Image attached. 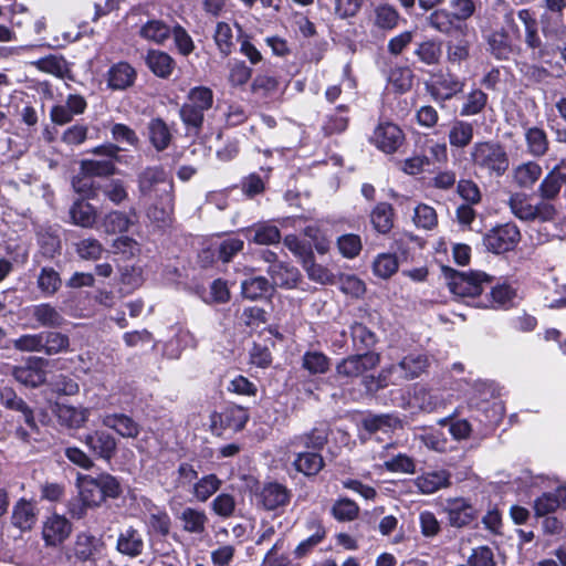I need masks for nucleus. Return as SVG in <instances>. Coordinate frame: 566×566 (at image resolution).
<instances>
[{
    "mask_svg": "<svg viewBox=\"0 0 566 566\" xmlns=\"http://www.w3.org/2000/svg\"><path fill=\"white\" fill-rule=\"evenodd\" d=\"M359 513L358 505L347 497L339 499L332 507L333 516L339 522L354 521Z\"/></svg>",
    "mask_w": 566,
    "mask_h": 566,
    "instance_id": "6e6d98bb",
    "label": "nucleus"
},
{
    "mask_svg": "<svg viewBox=\"0 0 566 566\" xmlns=\"http://www.w3.org/2000/svg\"><path fill=\"white\" fill-rule=\"evenodd\" d=\"M491 282V276L482 271H452L449 276L450 291L461 297H474L482 293L483 285Z\"/></svg>",
    "mask_w": 566,
    "mask_h": 566,
    "instance_id": "20e7f679",
    "label": "nucleus"
},
{
    "mask_svg": "<svg viewBox=\"0 0 566 566\" xmlns=\"http://www.w3.org/2000/svg\"><path fill=\"white\" fill-rule=\"evenodd\" d=\"M172 28L161 20L151 19L139 29V35L146 41L155 44H164L171 35Z\"/></svg>",
    "mask_w": 566,
    "mask_h": 566,
    "instance_id": "c756f323",
    "label": "nucleus"
},
{
    "mask_svg": "<svg viewBox=\"0 0 566 566\" xmlns=\"http://www.w3.org/2000/svg\"><path fill=\"white\" fill-rule=\"evenodd\" d=\"M132 224V220L125 212L114 210L101 219L98 229L106 234H115L128 231Z\"/></svg>",
    "mask_w": 566,
    "mask_h": 566,
    "instance_id": "2f4dec72",
    "label": "nucleus"
},
{
    "mask_svg": "<svg viewBox=\"0 0 566 566\" xmlns=\"http://www.w3.org/2000/svg\"><path fill=\"white\" fill-rule=\"evenodd\" d=\"M405 135L399 126L390 122L380 123L374 132L373 143L381 151L395 153L403 143Z\"/></svg>",
    "mask_w": 566,
    "mask_h": 566,
    "instance_id": "1a4fd4ad",
    "label": "nucleus"
},
{
    "mask_svg": "<svg viewBox=\"0 0 566 566\" xmlns=\"http://www.w3.org/2000/svg\"><path fill=\"white\" fill-rule=\"evenodd\" d=\"M222 481L216 474H208L193 485V495L200 502H206L221 486Z\"/></svg>",
    "mask_w": 566,
    "mask_h": 566,
    "instance_id": "3c124183",
    "label": "nucleus"
},
{
    "mask_svg": "<svg viewBox=\"0 0 566 566\" xmlns=\"http://www.w3.org/2000/svg\"><path fill=\"white\" fill-rule=\"evenodd\" d=\"M350 329L353 342L358 349H367L376 344V335L365 325L355 323Z\"/></svg>",
    "mask_w": 566,
    "mask_h": 566,
    "instance_id": "69168bd1",
    "label": "nucleus"
},
{
    "mask_svg": "<svg viewBox=\"0 0 566 566\" xmlns=\"http://www.w3.org/2000/svg\"><path fill=\"white\" fill-rule=\"evenodd\" d=\"M146 63L151 72L159 77H168L174 69L175 62L166 52L150 50L146 56Z\"/></svg>",
    "mask_w": 566,
    "mask_h": 566,
    "instance_id": "473e14b6",
    "label": "nucleus"
},
{
    "mask_svg": "<svg viewBox=\"0 0 566 566\" xmlns=\"http://www.w3.org/2000/svg\"><path fill=\"white\" fill-rule=\"evenodd\" d=\"M256 504L266 511H274L289 504L291 491L277 482L264 483L255 493Z\"/></svg>",
    "mask_w": 566,
    "mask_h": 566,
    "instance_id": "6e6552de",
    "label": "nucleus"
},
{
    "mask_svg": "<svg viewBox=\"0 0 566 566\" xmlns=\"http://www.w3.org/2000/svg\"><path fill=\"white\" fill-rule=\"evenodd\" d=\"M492 54L499 60H505L512 52L509 36L503 31H495L489 38Z\"/></svg>",
    "mask_w": 566,
    "mask_h": 566,
    "instance_id": "13d9d810",
    "label": "nucleus"
},
{
    "mask_svg": "<svg viewBox=\"0 0 566 566\" xmlns=\"http://www.w3.org/2000/svg\"><path fill=\"white\" fill-rule=\"evenodd\" d=\"M86 106L87 104L83 96L71 94L67 96L65 104L52 107L50 116L54 124L65 125L70 123L75 115L83 114Z\"/></svg>",
    "mask_w": 566,
    "mask_h": 566,
    "instance_id": "ddd939ff",
    "label": "nucleus"
},
{
    "mask_svg": "<svg viewBox=\"0 0 566 566\" xmlns=\"http://www.w3.org/2000/svg\"><path fill=\"white\" fill-rule=\"evenodd\" d=\"M71 523L61 515H52L44 522L42 536L46 545L56 546L71 534Z\"/></svg>",
    "mask_w": 566,
    "mask_h": 566,
    "instance_id": "f3484780",
    "label": "nucleus"
},
{
    "mask_svg": "<svg viewBox=\"0 0 566 566\" xmlns=\"http://www.w3.org/2000/svg\"><path fill=\"white\" fill-rule=\"evenodd\" d=\"M36 522V513L33 504L20 500L13 507L12 524L21 531H30Z\"/></svg>",
    "mask_w": 566,
    "mask_h": 566,
    "instance_id": "7c9ffc66",
    "label": "nucleus"
},
{
    "mask_svg": "<svg viewBox=\"0 0 566 566\" xmlns=\"http://www.w3.org/2000/svg\"><path fill=\"white\" fill-rule=\"evenodd\" d=\"M103 426L114 430L123 438H136L139 434V424L124 413H108L102 418Z\"/></svg>",
    "mask_w": 566,
    "mask_h": 566,
    "instance_id": "b1692460",
    "label": "nucleus"
},
{
    "mask_svg": "<svg viewBox=\"0 0 566 566\" xmlns=\"http://www.w3.org/2000/svg\"><path fill=\"white\" fill-rule=\"evenodd\" d=\"M78 256L83 260H98L104 252L103 244L95 238H86L75 244Z\"/></svg>",
    "mask_w": 566,
    "mask_h": 566,
    "instance_id": "052dcab7",
    "label": "nucleus"
},
{
    "mask_svg": "<svg viewBox=\"0 0 566 566\" xmlns=\"http://www.w3.org/2000/svg\"><path fill=\"white\" fill-rule=\"evenodd\" d=\"M112 248L115 254H120L124 259H133L140 253L139 243L129 237L115 239Z\"/></svg>",
    "mask_w": 566,
    "mask_h": 566,
    "instance_id": "774afa93",
    "label": "nucleus"
},
{
    "mask_svg": "<svg viewBox=\"0 0 566 566\" xmlns=\"http://www.w3.org/2000/svg\"><path fill=\"white\" fill-rule=\"evenodd\" d=\"M374 229L382 234L388 233L394 227V209L387 202H379L370 213Z\"/></svg>",
    "mask_w": 566,
    "mask_h": 566,
    "instance_id": "4c0bfd02",
    "label": "nucleus"
},
{
    "mask_svg": "<svg viewBox=\"0 0 566 566\" xmlns=\"http://www.w3.org/2000/svg\"><path fill=\"white\" fill-rule=\"evenodd\" d=\"M527 151L533 157H543L549 148L546 132L537 126L528 127L524 133Z\"/></svg>",
    "mask_w": 566,
    "mask_h": 566,
    "instance_id": "cd10ccee",
    "label": "nucleus"
},
{
    "mask_svg": "<svg viewBox=\"0 0 566 566\" xmlns=\"http://www.w3.org/2000/svg\"><path fill=\"white\" fill-rule=\"evenodd\" d=\"M307 527L313 531V534L306 539L302 541L295 548L294 555L297 558L304 557L310 553L316 545H318L326 535L325 528L317 520H311L307 522Z\"/></svg>",
    "mask_w": 566,
    "mask_h": 566,
    "instance_id": "79ce46f5",
    "label": "nucleus"
},
{
    "mask_svg": "<svg viewBox=\"0 0 566 566\" xmlns=\"http://www.w3.org/2000/svg\"><path fill=\"white\" fill-rule=\"evenodd\" d=\"M211 430L214 434L221 436L224 430L240 431L249 420V412L241 406H229L222 412H214L210 417Z\"/></svg>",
    "mask_w": 566,
    "mask_h": 566,
    "instance_id": "39448f33",
    "label": "nucleus"
},
{
    "mask_svg": "<svg viewBox=\"0 0 566 566\" xmlns=\"http://www.w3.org/2000/svg\"><path fill=\"white\" fill-rule=\"evenodd\" d=\"M464 85V81L453 74H440L434 80L430 93L436 101L447 102L461 93Z\"/></svg>",
    "mask_w": 566,
    "mask_h": 566,
    "instance_id": "4468645a",
    "label": "nucleus"
},
{
    "mask_svg": "<svg viewBox=\"0 0 566 566\" xmlns=\"http://www.w3.org/2000/svg\"><path fill=\"white\" fill-rule=\"evenodd\" d=\"M444 511L450 525L458 528L469 525L478 516V511L464 499L448 500Z\"/></svg>",
    "mask_w": 566,
    "mask_h": 566,
    "instance_id": "f8f14e48",
    "label": "nucleus"
},
{
    "mask_svg": "<svg viewBox=\"0 0 566 566\" xmlns=\"http://www.w3.org/2000/svg\"><path fill=\"white\" fill-rule=\"evenodd\" d=\"M30 313L44 327H59L64 321L60 312L48 303L32 306Z\"/></svg>",
    "mask_w": 566,
    "mask_h": 566,
    "instance_id": "a19ab883",
    "label": "nucleus"
},
{
    "mask_svg": "<svg viewBox=\"0 0 566 566\" xmlns=\"http://www.w3.org/2000/svg\"><path fill=\"white\" fill-rule=\"evenodd\" d=\"M250 243L259 245L277 244L281 241L279 228L269 222H258L241 230Z\"/></svg>",
    "mask_w": 566,
    "mask_h": 566,
    "instance_id": "dca6fc26",
    "label": "nucleus"
},
{
    "mask_svg": "<svg viewBox=\"0 0 566 566\" xmlns=\"http://www.w3.org/2000/svg\"><path fill=\"white\" fill-rule=\"evenodd\" d=\"M457 22L453 13L447 10H436L428 17L429 25L442 33H450L457 29Z\"/></svg>",
    "mask_w": 566,
    "mask_h": 566,
    "instance_id": "864d4df0",
    "label": "nucleus"
},
{
    "mask_svg": "<svg viewBox=\"0 0 566 566\" xmlns=\"http://www.w3.org/2000/svg\"><path fill=\"white\" fill-rule=\"evenodd\" d=\"M566 185V172L562 171L558 166H555L541 181L537 192L541 201L549 202L555 200L562 187Z\"/></svg>",
    "mask_w": 566,
    "mask_h": 566,
    "instance_id": "412c9836",
    "label": "nucleus"
},
{
    "mask_svg": "<svg viewBox=\"0 0 566 566\" xmlns=\"http://www.w3.org/2000/svg\"><path fill=\"white\" fill-rule=\"evenodd\" d=\"M61 286L59 273L52 268H43L38 276V287L44 295L51 296Z\"/></svg>",
    "mask_w": 566,
    "mask_h": 566,
    "instance_id": "5fc2aeb1",
    "label": "nucleus"
},
{
    "mask_svg": "<svg viewBox=\"0 0 566 566\" xmlns=\"http://www.w3.org/2000/svg\"><path fill=\"white\" fill-rule=\"evenodd\" d=\"M413 222L416 227L424 230H431L438 224V216L436 210L424 203H420L415 208Z\"/></svg>",
    "mask_w": 566,
    "mask_h": 566,
    "instance_id": "bf43d9fd",
    "label": "nucleus"
},
{
    "mask_svg": "<svg viewBox=\"0 0 566 566\" xmlns=\"http://www.w3.org/2000/svg\"><path fill=\"white\" fill-rule=\"evenodd\" d=\"M294 468L307 475H316L324 468V459L318 452L305 451L297 453Z\"/></svg>",
    "mask_w": 566,
    "mask_h": 566,
    "instance_id": "72a5a7b5",
    "label": "nucleus"
},
{
    "mask_svg": "<svg viewBox=\"0 0 566 566\" xmlns=\"http://www.w3.org/2000/svg\"><path fill=\"white\" fill-rule=\"evenodd\" d=\"M266 272L271 279L270 283L272 284V290H274L275 286L295 289L301 280L300 271L283 262L269 265Z\"/></svg>",
    "mask_w": 566,
    "mask_h": 566,
    "instance_id": "6ab92c4d",
    "label": "nucleus"
},
{
    "mask_svg": "<svg viewBox=\"0 0 566 566\" xmlns=\"http://www.w3.org/2000/svg\"><path fill=\"white\" fill-rule=\"evenodd\" d=\"M116 548L123 555L129 557L139 556L144 549V539L142 534L132 526L127 527L119 533Z\"/></svg>",
    "mask_w": 566,
    "mask_h": 566,
    "instance_id": "393cba45",
    "label": "nucleus"
},
{
    "mask_svg": "<svg viewBox=\"0 0 566 566\" xmlns=\"http://www.w3.org/2000/svg\"><path fill=\"white\" fill-rule=\"evenodd\" d=\"M368 19L377 30L389 32L398 27L400 13L392 4L382 2L373 7Z\"/></svg>",
    "mask_w": 566,
    "mask_h": 566,
    "instance_id": "2eb2a0df",
    "label": "nucleus"
},
{
    "mask_svg": "<svg viewBox=\"0 0 566 566\" xmlns=\"http://www.w3.org/2000/svg\"><path fill=\"white\" fill-rule=\"evenodd\" d=\"M327 442V431L315 428L312 431L295 437L291 444L293 447H303L312 450H321Z\"/></svg>",
    "mask_w": 566,
    "mask_h": 566,
    "instance_id": "09e8293b",
    "label": "nucleus"
},
{
    "mask_svg": "<svg viewBox=\"0 0 566 566\" xmlns=\"http://www.w3.org/2000/svg\"><path fill=\"white\" fill-rule=\"evenodd\" d=\"M182 522V530L191 534H202L206 531L208 517L201 510L186 507L179 515Z\"/></svg>",
    "mask_w": 566,
    "mask_h": 566,
    "instance_id": "e433bc0d",
    "label": "nucleus"
},
{
    "mask_svg": "<svg viewBox=\"0 0 566 566\" xmlns=\"http://www.w3.org/2000/svg\"><path fill=\"white\" fill-rule=\"evenodd\" d=\"M398 266L397 256L389 253L379 254L373 263L374 274L385 280L394 275Z\"/></svg>",
    "mask_w": 566,
    "mask_h": 566,
    "instance_id": "603ef678",
    "label": "nucleus"
},
{
    "mask_svg": "<svg viewBox=\"0 0 566 566\" xmlns=\"http://www.w3.org/2000/svg\"><path fill=\"white\" fill-rule=\"evenodd\" d=\"M70 217L75 226L93 228L96 223L95 208L83 200L75 201L70 209Z\"/></svg>",
    "mask_w": 566,
    "mask_h": 566,
    "instance_id": "58836bf2",
    "label": "nucleus"
},
{
    "mask_svg": "<svg viewBox=\"0 0 566 566\" xmlns=\"http://www.w3.org/2000/svg\"><path fill=\"white\" fill-rule=\"evenodd\" d=\"M418 490L423 494H431L450 484V474L444 471L423 473L415 480Z\"/></svg>",
    "mask_w": 566,
    "mask_h": 566,
    "instance_id": "bb28decb",
    "label": "nucleus"
},
{
    "mask_svg": "<svg viewBox=\"0 0 566 566\" xmlns=\"http://www.w3.org/2000/svg\"><path fill=\"white\" fill-rule=\"evenodd\" d=\"M82 441L93 453L105 460L112 459L117 449L115 438L101 430L86 434Z\"/></svg>",
    "mask_w": 566,
    "mask_h": 566,
    "instance_id": "a211bd4d",
    "label": "nucleus"
},
{
    "mask_svg": "<svg viewBox=\"0 0 566 566\" xmlns=\"http://www.w3.org/2000/svg\"><path fill=\"white\" fill-rule=\"evenodd\" d=\"M272 292V284L264 276L250 277L241 283L242 295L251 301L262 298Z\"/></svg>",
    "mask_w": 566,
    "mask_h": 566,
    "instance_id": "c9c22d12",
    "label": "nucleus"
},
{
    "mask_svg": "<svg viewBox=\"0 0 566 566\" xmlns=\"http://www.w3.org/2000/svg\"><path fill=\"white\" fill-rule=\"evenodd\" d=\"M115 171V163L109 159H85L81 163V172L84 176L105 177Z\"/></svg>",
    "mask_w": 566,
    "mask_h": 566,
    "instance_id": "8fccbe9b",
    "label": "nucleus"
},
{
    "mask_svg": "<svg viewBox=\"0 0 566 566\" xmlns=\"http://www.w3.org/2000/svg\"><path fill=\"white\" fill-rule=\"evenodd\" d=\"M138 195L142 200L155 201L149 217L165 222L175 208L174 181L160 166H149L137 175Z\"/></svg>",
    "mask_w": 566,
    "mask_h": 566,
    "instance_id": "f257e3e1",
    "label": "nucleus"
},
{
    "mask_svg": "<svg viewBox=\"0 0 566 566\" xmlns=\"http://www.w3.org/2000/svg\"><path fill=\"white\" fill-rule=\"evenodd\" d=\"M521 239L520 229L506 223L492 229L484 238V244L493 253H504L515 248Z\"/></svg>",
    "mask_w": 566,
    "mask_h": 566,
    "instance_id": "423d86ee",
    "label": "nucleus"
},
{
    "mask_svg": "<svg viewBox=\"0 0 566 566\" xmlns=\"http://www.w3.org/2000/svg\"><path fill=\"white\" fill-rule=\"evenodd\" d=\"M302 265L312 281L321 284L332 282L333 274L323 265L315 263L313 254L306 259Z\"/></svg>",
    "mask_w": 566,
    "mask_h": 566,
    "instance_id": "0e129e2a",
    "label": "nucleus"
},
{
    "mask_svg": "<svg viewBox=\"0 0 566 566\" xmlns=\"http://www.w3.org/2000/svg\"><path fill=\"white\" fill-rule=\"evenodd\" d=\"M213 38L220 53L223 56H228L233 46L231 27L226 22H218Z\"/></svg>",
    "mask_w": 566,
    "mask_h": 566,
    "instance_id": "680f3d73",
    "label": "nucleus"
},
{
    "mask_svg": "<svg viewBox=\"0 0 566 566\" xmlns=\"http://www.w3.org/2000/svg\"><path fill=\"white\" fill-rule=\"evenodd\" d=\"M303 367L311 374H324L328 370V358L319 352H307L303 356Z\"/></svg>",
    "mask_w": 566,
    "mask_h": 566,
    "instance_id": "338daca9",
    "label": "nucleus"
},
{
    "mask_svg": "<svg viewBox=\"0 0 566 566\" xmlns=\"http://www.w3.org/2000/svg\"><path fill=\"white\" fill-rule=\"evenodd\" d=\"M96 478L99 483V490L104 501L106 499H117L122 495L123 489L117 478L109 473H101Z\"/></svg>",
    "mask_w": 566,
    "mask_h": 566,
    "instance_id": "e2e57ef3",
    "label": "nucleus"
},
{
    "mask_svg": "<svg viewBox=\"0 0 566 566\" xmlns=\"http://www.w3.org/2000/svg\"><path fill=\"white\" fill-rule=\"evenodd\" d=\"M379 363V356L374 353L354 355L343 359L336 367V371L345 377H358L375 368Z\"/></svg>",
    "mask_w": 566,
    "mask_h": 566,
    "instance_id": "9d476101",
    "label": "nucleus"
},
{
    "mask_svg": "<svg viewBox=\"0 0 566 566\" xmlns=\"http://www.w3.org/2000/svg\"><path fill=\"white\" fill-rule=\"evenodd\" d=\"M473 125L465 120H454L450 127L448 137L452 147L464 148L473 139Z\"/></svg>",
    "mask_w": 566,
    "mask_h": 566,
    "instance_id": "ea45409f",
    "label": "nucleus"
},
{
    "mask_svg": "<svg viewBox=\"0 0 566 566\" xmlns=\"http://www.w3.org/2000/svg\"><path fill=\"white\" fill-rule=\"evenodd\" d=\"M149 140L158 151L165 150L171 142V133L161 118H154L148 124Z\"/></svg>",
    "mask_w": 566,
    "mask_h": 566,
    "instance_id": "f704fd0d",
    "label": "nucleus"
},
{
    "mask_svg": "<svg viewBox=\"0 0 566 566\" xmlns=\"http://www.w3.org/2000/svg\"><path fill=\"white\" fill-rule=\"evenodd\" d=\"M542 167L538 163L528 160L521 163L512 169V180L518 188L531 189L542 176Z\"/></svg>",
    "mask_w": 566,
    "mask_h": 566,
    "instance_id": "4be33fe9",
    "label": "nucleus"
},
{
    "mask_svg": "<svg viewBox=\"0 0 566 566\" xmlns=\"http://www.w3.org/2000/svg\"><path fill=\"white\" fill-rule=\"evenodd\" d=\"M488 103V95L480 88L469 92L463 99L460 115L473 116L483 112Z\"/></svg>",
    "mask_w": 566,
    "mask_h": 566,
    "instance_id": "a18cd8bd",
    "label": "nucleus"
},
{
    "mask_svg": "<svg viewBox=\"0 0 566 566\" xmlns=\"http://www.w3.org/2000/svg\"><path fill=\"white\" fill-rule=\"evenodd\" d=\"M43 361V358L31 357L28 359L27 365L12 367L11 375L18 382L24 386H41L46 378L45 371L40 366Z\"/></svg>",
    "mask_w": 566,
    "mask_h": 566,
    "instance_id": "9b49d317",
    "label": "nucleus"
},
{
    "mask_svg": "<svg viewBox=\"0 0 566 566\" xmlns=\"http://www.w3.org/2000/svg\"><path fill=\"white\" fill-rule=\"evenodd\" d=\"M428 367V357L423 354H410L397 365L382 370L384 378L395 377V380H410L419 377Z\"/></svg>",
    "mask_w": 566,
    "mask_h": 566,
    "instance_id": "0eeeda50",
    "label": "nucleus"
},
{
    "mask_svg": "<svg viewBox=\"0 0 566 566\" xmlns=\"http://www.w3.org/2000/svg\"><path fill=\"white\" fill-rule=\"evenodd\" d=\"M511 212L525 222H552L557 216L556 207L546 201L532 203V199L524 192H514L507 201Z\"/></svg>",
    "mask_w": 566,
    "mask_h": 566,
    "instance_id": "7ed1b4c3",
    "label": "nucleus"
},
{
    "mask_svg": "<svg viewBox=\"0 0 566 566\" xmlns=\"http://www.w3.org/2000/svg\"><path fill=\"white\" fill-rule=\"evenodd\" d=\"M38 70L63 78L69 73L66 61L60 55H48L31 62Z\"/></svg>",
    "mask_w": 566,
    "mask_h": 566,
    "instance_id": "c03bdc74",
    "label": "nucleus"
},
{
    "mask_svg": "<svg viewBox=\"0 0 566 566\" xmlns=\"http://www.w3.org/2000/svg\"><path fill=\"white\" fill-rule=\"evenodd\" d=\"M55 415L60 424L70 429H80L88 420L90 409L61 403L56 405Z\"/></svg>",
    "mask_w": 566,
    "mask_h": 566,
    "instance_id": "5701e85b",
    "label": "nucleus"
},
{
    "mask_svg": "<svg viewBox=\"0 0 566 566\" xmlns=\"http://www.w3.org/2000/svg\"><path fill=\"white\" fill-rule=\"evenodd\" d=\"M102 546L99 538L90 534H80L76 538L74 554L81 560L92 558Z\"/></svg>",
    "mask_w": 566,
    "mask_h": 566,
    "instance_id": "de8ad7c7",
    "label": "nucleus"
},
{
    "mask_svg": "<svg viewBox=\"0 0 566 566\" xmlns=\"http://www.w3.org/2000/svg\"><path fill=\"white\" fill-rule=\"evenodd\" d=\"M43 353L48 356L67 352L70 338L60 332H42Z\"/></svg>",
    "mask_w": 566,
    "mask_h": 566,
    "instance_id": "49530a36",
    "label": "nucleus"
},
{
    "mask_svg": "<svg viewBox=\"0 0 566 566\" xmlns=\"http://www.w3.org/2000/svg\"><path fill=\"white\" fill-rule=\"evenodd\" d=\"M349 118L347 116V107L339 105L332 114H328L322 125L325 135L339 134L346 130Z\"/></svg>",
    "mask_w": 566,
    "mask_h": 566,
    "instance_id": "37998d69",
    "label": "nucleus"
},
{
    "mask_svg": "<svg viewBox=\"0 0 566 566\" xmlns=\"http://www.w3.org/2000/svg\"><path fill=\"white\" fill-rule=\"evenodd\" d=\"M541 25L542 33L549 44L557 45L566 41V25L560 17L542 14Z\"/></svg>",
    "mask_w": 566,
    "mask_h": 566,
    "instance_id": "a878e982",
    "label": "nucleus"
},
{
    "mask_svg": "<svg viewBox=\"0 0 566 566\" xmlns=\"http://www.w3.org/2000/svg\"><path fill=\"white\" fill-rule=\"evenodd\" d=\"M42 332L36 334H23L12 340L14 349L23 353H43Z\"/></svg>",
    "mask_w": 566,
    "mask_h": 566,
    "instance_id": "4d7b16f0",
    "label": "nucleus"
},
{
    "mask_svg": "<svg viewBox=\"0 0 566 566\" xmlns=\"http://www.w3.org/2000/svg\"><path fill=\"white\" fill-rule=\"evenodd\" d=\"M470 156L473 166L489 177H502L510 166L507 153L495 142L475 143Z\"/></svg>",
    "mask_w": 566,
    "mask_h": 566,
    "instance_id": "f03ea898",
    "label": "nucleus"
},
{
    "mask_svg": "<svg viewBox=\"0 0 566 566\" xmlns=\"http://www.w3.org/2000/svg\"><path fill=\"white\" fill-rule=\"evenodd\" d=\"M135 77V70L128 63L119 62L108 71V86L113 90H125L133 85Z\"/></svg>",
    "mask_w": 566,
    "mask_h": 566,
    "instance_id": "c85d7f7f",
    "label": "nucleus"
},
{
    "mask_svg": "<svg viewBox=\"0 0 566 566\" xmlns=\"http://www.w3.org/2000/svg\"><path fill=\"white\" fill-rule=\"evenodd\" d=\"M76 485L81 501L85 507H97L104 502L96 476L78 474Z\"/></svg>",
    "mask_w": 566,
    "mask_h": 566,
    "instance_id": "aec40b11",
    "label": "nucleus"
}]
</instances>
